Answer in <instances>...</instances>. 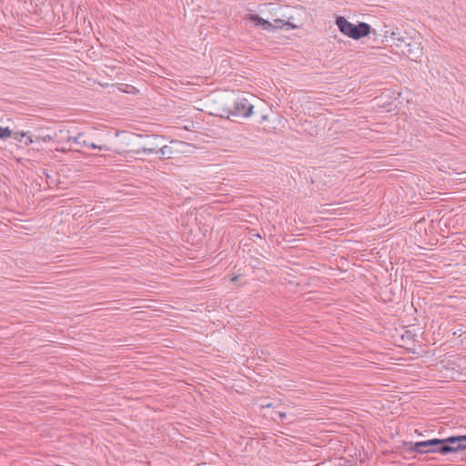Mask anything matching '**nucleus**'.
Returning <instances> with one entry per match:
<instances>
[{
  "label": "nucleus",
  "instance_id": "f3484780",
  "mask_svg": "<svg viewBox=\"0 0 466 466\" xmlns=\"http://www.w3.org/2000/svg\"><path fill=\"white\" fill-rule=\"evenodd\" d=\"M33 142H34L33 138L30 136H28V134H27L26 137H25L24 145L28 146V145H31Z\"/></svg>",
  "mask_w": 466,
  "mask_h": 466
},
{
  "label": "nucleus",
  "instance_id": "f257e3e1",
  "mask_svg": "<svg viewBox=\"0 0 466 466\" xmlns=\"http://www.w3.org/2000/svg\"><path fill=\"white\" fill-rule=\"evenodd\" d=\"M448 438L443 439H431L422 441H403L400 449L409 455L413 453L426 454V453H441L443 455L451 453V449Z\"/></svg>",
  "mask_w": 466,
  "mask_h": 466
},
{
  "label": "nucleus",
  "instance_id": "6e6552de",
  "mask_svg": "<svg viewBox=\"0 0 466 466\" xmlns=\"http://www.w3.org/2000/svg\"><path fill=\"white\" fill-rule=\"evenodd\" d=\"M147 137H151L154 141L150 143L147 147H143L141 148H138L136 150V154L139 155L140 153L145 154H152V153H158L159 144L156 141L159 140L158 136H147Z\"/></svg>",
  "mask_w": 466,
  "mask_h": 466
},
{
  "label": "nucleus",
  "instance_id": "aec40b11",
  "mask_svg": "<svg viewBox=\"0 0 466 466\" xmlns=\"http://www.w3.org/2000/svg\"><path fill=\"white\" fill-rule=\"evenodd\" d=\"M239 277H240L239 275H238V276H234V277H232V278H231V279H230V280H231V282H232V283L237 282V281H238V279H239Z\"/></svg>",
  "mask_w": 466,
  "mask_h": 466
},
{
  "label": "nucleus",
  "instance_id": "20e7f679",
  "mask_svg": "<svg viewBox=\"0 0 466 466\" xmlns=\"http://www.w3.org/2000/svg\"><path fill=\"white\" fill-rule=\"evenodd\" d=\"M253 105L244 97H238L233 104L232 113L235 119L238 117H248L253 114Z\"/></svg>",
  "mask_w": 466,
  "mask_h": 466
},
{
  "label": "nucleus",
  "instance_id": "0eeeda50",
  "mask_svg": "<svg viewBox=\"0 0 466 466\" xmlns=\"http://www.w3.org/2000/svg\"><path fill=\"white\" fill-rule=\"evenodd\" d=\"M384 37L387 39L388 37L390 38L392 41V45L399 41L402 36H404L407 32L400 27L397 26H391L389 25H384Z\"/></svg>",
  "mask_w": 466,
  "mask_h": 466
},
{
  "label": "nucleus",
  "instance_id": "a211bd4d",
  "mask_svg": "<svg viewBox=\"0 0 466 466\" xmlns=\"http://www.w3.org/2000/svg\"><path fill=\"white\" fill-rule=\"evenodd\" d=\"M273 25H280V28L284 26V21L282 19H275Z\"/></svg>",
  "mask_w": 466,
  "mask_h": 466
},
{
  "label": "nucleus",
  "instance_id": "2eb2a0df",
  "mask_svg": "<svg viewBox=\"0 0 466 466\" xmlns=\"http://www.w3.org/2000/svg\"><path fill=\"white\" fill-rule=\"evenodd\" d=\"M86 147L94 148V149L98 148L99 150H106V151L109 150V147L106 145H96L95 143H89V142H88V146H86Z\"/></svg>",
  "mask_w": 466,
  "mask_h": 466
},
{
  "label": "nucleus",
  "instance_id": "7ed1b4c3",
  "mask_svg": "<svg viewBox=\"0 0 466 466\" xmlns=\"http://www.w3.org/2000/svg\"><path fill=\"white\" fill-rule=\"evenodd\" d=\"M403 56L409 57L411 61H419L423 55V48L420 41V36L417 33L413 32V36L408 44H405L404 48L400 52Z\"/></svg>",
  "mask_w": 466,
  "mask_h": 466
},
{
  "label": "nucleus",
  "instance_id": "4be33fe9",
  "mask_svg": "<svg viewBox=\"0 0 466 466\" xmlns=\"http://www.w3.org/2000/svg\"><path fill=\"white\" fill-rule=\"evenodd\" d=\"M254 237H257V238H261V236L259 234H253Z\"/></svg>",
  "mask_w": 466,
  "mask_h": 466
},
{
  "label": "nucleus",
  "instance_id": "ddd939ff",
  "mask_svg": "<svg viewBox=\"0 0 466 466\" xmlns=\"http://www.w3.org/2000/svg\"><path fill=\"white\" fill-rule=\"evenodd\" d=\"M13 135V130L7 127H0V139H6L11 137Z\"/></svg>",
  "mask_w": 466,
  "mask_h": 466
},
{
  "label": "nucleus",
  "instance_id": "39448f33",
  "mask_svg": "<svg viewBox=\"0 0 466 466\" xmlns=\"http://www.w3.org/2000/svg\"><path fill=\"white\" fill-rule=\"evenodd\" d=\"M452 449L451 453H457L461 451H466V435H452L448 437L447 441Z\"/></svg>",
  "mask_w": 466,
  "mask_h": 466
},
{
  "label": "nucleus",
  "instance_id": "9b49d317",
  "mask_svg": "<svg viewBox=\"0 0 466 466\" xmlns=\"http://www.w3.org/2000/svg\"><path fill=\"white\" fill-rule=\"evenodd\" d=\"M158 153L161 155V157L169 158L171 157L170 155L172 154V149L168 146H159Z\"/></svg>",
  "mask_w": 466,
  "mask_h": 466
},
{
  "label": "nucleus",
  "instance_id": "6ab92c4d",
  "mask_svg": "<svg viewBox=\"0 0 466 466\" xmlns=\"http://www.w3.org/2000/svg\"><path fill=\"white\" fill-rule=\"evenodd\" d=\"M284 26H287L288 28H292V29L297 27L293 23H291L289 21L284 22Z\"/></svg>",
  "mask_w": 466,
  "mask_h": 466
},
{
  "label": "nucleus",
  "instance_id": "412c9836",
  "mask_svg": "<svg viewBox=\"0 0 466 466\" xmlns=\"http://www.w3.org/2000/svg\"><path fill=\"white\" fill-rule=\"evenodd\" d=\"M461 332H463V331H462V329H458V331H455L453 334H454V335H457V334H458L459 336H461Z\"/></svg>",
  "mask_w": 466,
  "mask_h": 466
},
{
  "label": "nucleus",
  "instance_id": "4468645a",
  "mask_svg": "<svg viewBox=\"0 0 466 466\" xmlns=\"http://www.w3.org/2000/svg\"><path fill=\"white\" fill-rule=\"evenodd\" d=\"M28 134V132H24V131H13V135L11 136V137H13L15 140L18 141V142H24V138L26 137V135Z\"/></svg>",
  "mask_w": 466,
  "mask_h": 466
},
{
  "label": "nucleus",
  "instance_id": "1a4fd4ad",
  "mask_svg": "<svg viewBox=\"0 0 466 466\" xmlns=\"http://www.w3.org/2000/svg\"><path fill=\"white\" fill-rule=\"evenodd\" d=\"M66 142H74L76 145H79L82 147L88 146V141L84 139V134L78 133L76 137L67 136L66 137Z\"/></svg>",
  "mask_w": 466,
  "mask_h": 466
},
{
  "label": "nucleus",
  "instance_id": "dca6fc26",
  "mask_svg": "<svg viewBox=\"0 0 466 466\" xmlns=\"http://www.w3.org/2000/svg\"><path fill=\"white\" fill-rule=\"evenodd\" d=\"M36 140H41V141H44V142H47V141H51L52 140V137L50 135H46L45 137H37Z\"/></svg>",
  "mask_w": 466,
  "mask_h": 466
},
{
  "label": "nucleus",
  "instance_id": "f8f14e48",
  "mask_svg": "<svg viewBox=\"0 0 466 466\" xmlns=\"http://www.w3.org/2000/svg\"><path fill=\"white\" fill-rule=\"evenodd\" d=\"M219 116L221 117L230 119L231 121H237V119H235L233 116L232 108H222Z\"/></svg>",
  "mask_w": 466,
  "mask_h": 466
},
{
  "label": "nucleus",
  "instance_id": "f03ea898",
  "mask_svg": "<svg viewBox=\"0 0 466 466\" xmlns=\"http://www.w3.org/2000/svg\"><path fill=\"white\" fill-rule=\"evenodd\" d=\"M335 24L343 35L355 40L363 38L371 32V26L369 24L359 22L355 25L341 15L336 16Z\"/></svg>",
  "mask_w": 466,
  "mask_h": 466
},
{
  "label": "nucleus",
  "instance_id": "9d476101",
  "mask_svg": "<svg viewBox=\"0 0 466 466\" xmlns=\"http://www.w3.org/2000/svg\"><path fill=\"white\" fill-rule=\"evenodd\" d=\"M413 35H410L408 33L402 36L399 41H396L393 46L401 52V48H404L405 44H408Z\"/></svg>",
  "mask_w": 466,
  "mask_h": 466
},
{
  "label": "nucleus",
  "instance_id": "423d86ee",
  "mask_svg": "<svg viewBox=\"0 0 466 466\" xmlns=\"http://www.w3.org/2000/svg\"><path fill=\"white\" fill-rule=\"evenodd\" d=\"M247 20L252 22L257 26H261L264 30L267 31H274L278 28H280V25H273V24L258 15L256 14H249L247 15Z\"/></svg>",
  "mask_w": 466,
  "mask_h": 466
}]
</instances>
